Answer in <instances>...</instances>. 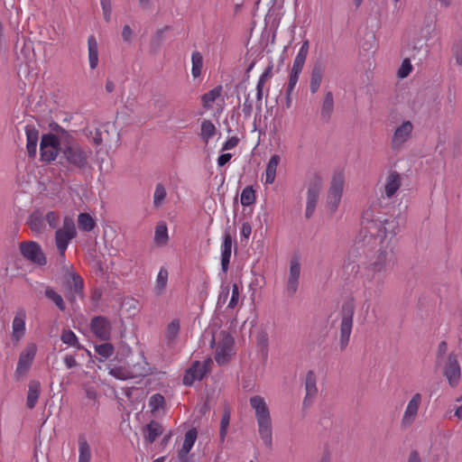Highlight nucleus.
Here are the masks:
<instances>
[{
    "label": "nucleus",
    "mask_w": 462,
    "mask_h": 462,
    "mask_svg": "<svg viewBox=\"0 0 462 462\" xmlns=\"http://www.w3.org/2000/svg\"><path fill=\"white\" fill-rule=\"evenodd\" d=\"M394 260L393 249L389 243H386L362 264L359 276L365 288V293L371 296L372 292L377 294L382 291L385 282L384 274L394 264Z\"/></svg>",
    "instance_id": "nucleus-1"
},
{
    "label": "nucleus",
    "mask_w": 462,
    "mask_h": 462,
    "mask_svg": "<svg viewBox=\"0 0 462 462\" xmlns=\"http://www.w3.org/2000/svg\"><path fill=\"white\" fill-rule=\"evenodd\" d=\"M381 201L374 200L364 211L362 223L373 235L374 230L378 236L386 238L388 235L394 236L398 229V222L393 217H384Z\"/></svg>",
    "instance_id": "nucleus-2"
},
{
    "label": "nucleus",
    "mask_w": 462,
    "mask_h": 462,
    "mask_svg": "<svg viewBox=\"0 0 462 462\" xmlns=\"http://www.w3.org/2000/svg\"><path fill=\"white\" fill-rule=\"evenodd\" d=\"M250 405L254 411L259 436L265 447L273 445V423L267 403L260 395L252 396Z\"/></svg>",
    "instance_id": "nucleus-3"
},
{
    "label": "nucleus",
    "mask_w": 462,
    "mask_h": 462,
    "mask_svg": "<svg viewBox=\"0 0 462 462\" xmlns=\"http://www.w3.org/2000/svg\"><path fill=\"white\" fill-rule=\"evenodd\" d=\"M214 346L216 362L220 365L226 364L234 354V338L228 332L221 330L212 335L210 346Z\"/></svg>",
    "instance_id": "nucleus-4"
},
{
    "label": "nucleus",
    "mask_w": 462,
    "mask_h": 462,
    "mask_svg": "<svg viewBox=\"0 0 462 462\" xmlns=\"http://www.w3.org/2000/svg\"><path fill=\"white\" fill-rule=\"evenodd\" d=\"M62 156L67 163L79 170H86L88 164V158L91 154L90 150H87L76 143L65 145L62 150Z\"/></svg>",
    "instance_id": "nucleus-5"
},
{
    "label": "nucleus",
    "mask_w": 462,
    "mask_h": 462,
    "mask_svg": "<svg viewBox=\"0 0 462 462\" xmlns=\"http://www.w3.org/2000/svg\"><path fill=\"white\" fill-rule=\"evenodd\" d=\"M345 186V174L342 171H334L327 197L330 213H335L340 204Z\"/></svg>",
    "instance_id": "nucleus-6"
},
{
    "label": "nucleus",
    "mask_w": 462,
    "mask_h": 462,
    "mask_svg": "<svg viewBox=\"0 0 462 462\" xmlns=\"http://www.w3.org/2000/svg\"><path fill=\"white\" fill-rule=\"evenodd\" d=\"M77 236L76 226L73 218L65 217L63 225L55 233V244L62 258L65 257L69 242Z\"/></svg>",
    "instance_id": "nucleus-7"
},
{
    "label": "nucleus",
    "mask_w": 462,
    "mask_h": 462,
    "mask_svg": "<svg viewBox=\"0 0 462 462\" xmlns=\"http://www.w3.org/2000/svg\"><path fill=\"white\" fill-rule=\"evenodd\" d=\"M442 373L450 387L458 385L461 379V367L457 356L454 352L448 354L445 362H442Z\"/></svg>",
    "instance_id": "nucleus-8"
},
{
    "label": "nucleus",
    "mask_w": 462,
    "mask_h": 462,
    "mask_svg": "<svg viewBox=\"0 0 462 462\" xmlns=\"http://www.w3.org/2000/svg\"><path fill=\"white\" fill-rule=\"evenodd\" d=\"M61 150L60 140L55 134H46L42 136L40 152L43 162H51L54 161Z\"/></svg>",
    "instance_id": "nucleus-9"
},
{
    "label": "nucleus",
    "mask_w": 462,
    "mask_h": 462,
    "mask_svg": "<svg viewBox=\"0 0 462 462\" xmlns=\"http://www.w3.org/2000/svg\"><path fill=\"white\" fill-rule=\"evenodd\" d=\"M213 361L210 357L206 358L202 363L194 361L190 367L186 370L183 376L185 385H192L195 381H200L210 371Z\"/></svg>",
    "instance_id": "nucleus-10"
},
{
    "label": "nucleus",
    "mask_w": 462,
    "mask_h": 462,
    "mask_svg": "<svg viewBox=\"0 0 462 462\" xmlns=\"http://www.w3.org/2000/svg\"><path fill=\"white\" fill-rule=\"evenodd\" d=\"M354 307L352 304L344 305L340 322V349L344 350L349 342L353 328Z\"/></svg>",
    "instance_id": "nucleus-11"
},
{
    "label": "nucleus",
    "mask_w": 462,
    "mask_h": 462,
    "mask_svg": "<svg viewBox=\"0 0 462 462\" xmlns=\"http://www.w3.org/2000/svg\"><path fill=\"white\" fill-rule=\"evenodd\" d=\"M413 129V124L409 120L403 121L401 125L396 126L391 139V148L393 151L403 149L405 144L411 138Z\"/></svg>",
    "instance_id": "nucleus-12"
},
{
    "label": "nucleus",
    "mask_w": 462,
    "mask_h": 462,
    "mask_svg": "<svg viewBox=\"0 0 462 462\" xmlns=\"http://www.w3.org/2000/svg\"><path fill=\"white\" fill-rule=\"evenodd\" d=\"M84 282L83 279L74 272H69L65 278L66 298L74 303L77 299H82Z\"/></svg>",
    "instance_id": "nucleus-13"
},
{
    "label": "nucleus",
    "mask_w": 462,
    "mask_h": 462,
    "mask_svg": "<svg viewBox=\"0 0 462 462\" xmlns=\"http://www.w3.org/2000/svg\"><path fill=\"white\" fill-rule=\"evenodd\" d=\"M323 182L322 179L319 176H315L311 181L308 184L307 189V205L305 210L306 218L312 217L317 202L322 189Z\"/></svg>",
    "instance_id": "nucleus-14"
},
{
    "label": "nucleus",
    "mask_w": 462,
    "mask_h": 462,
    "mask_svg": "<svg viewBox=\"0 0 462 462\" xmlns=\"http://www.w3.org/2000/svg\"><path fill=\"white\" fill-rule=\"evenodd\" d=\"M421 402L422 395L420 393H414L409 400L401 419V426L402 428H410L415 422Z\"/></svg>",
    "instance_id": "nucleus-15"
},
{
    "label": "nucleus",
    "mask_w": 462,
    "mask_h": 462,
    "mask_svg": "<svg viewBox=\"0 0 462 462\" xmlns=\"http://www.w3.org/2000/svg\"><path fill=\"white\" fill-rule=\"evenodd\" d=\"M301 264L299 256H293L290 261L289 274L285 286V292L288 296L292 297L298 291Z\"/></svg>",
    "instance_id": "nucleus-16"
},
{
    "label": "nucleus",
    "mask_w": 462,
    "mask_h": 462,
    "mask_svg": "<svg viewBox=\"0 0 462 462\" xmlns=\"http://www.w3.org/2000/svg\"><path fill=\"white\" fill-rule=\"evenodd\" d=\"M19 248L22 255L30 262L40 265L46 263V257L38 243L34 241L23 242Z\"/></svg>",
    "instance_id": "nucleus-17"
},
{
    "label": "nucleus",
    "mask_w": 462,
    "mask_h": 462,
    "mask_svg": "<svg viewBox=\"0 0 462 462\" xmlns=\"http://www.w3.org/2000/svg\"><path fill=\"white\" fill-rule=\"evenodd\" d=\"M402 186V175L396 171H390L380 187V194L383 199H392Z\"/></svg>",
    "instance_id": "nucleus-18"
},
{
    "label": "nucleus",
    "mask_w": 462,
    "mask_h": 462,
    "mask_svg": "<svg viewBox=\"0 0 462 462\" xmlns=\"http://www.w3.org/2000/svg\"><path fill=\"white\" fill-rule=\"evenodd\" d=\"M37 346L33 343L28 344L19 356L15 369V374L18 377L25 375L31 368L32 361L36 356Z\"/></svg>",
    "instance_id": "nucleus-19"
},
{
    "label": "nucleus",
    "mask_w": 462,
    "mask_h": 462,
    "mask_svg": "<svg viewBox=\"0 0 462 462\" xmlns=\"http://www.w3.org/2000/svg\"><path fill=\"white\" fill-rule=\"evenodd\" d=\"M90 328L93 334L103 341L110 339L112 325L110 320L103 316H97L91 319Z\"/></svg>",
    "instance_id": "nucleus-20"
},
{
    "label": "nucleus",
    "mask_w": 462,
    "mask_h": 462,
    "mask_svg": "<svg viewBox=\"0 0 462 462\" xmlns=\"http://www.w3.org/2000/svg\"><path fill=\"white\" fill-rule=\"evenodd\" d=\"M25 320L26 310L24 308L20 307L14 313L12 321V339L13 341L19 342L25 335Z\"/></svg>",
    "instance_id": "nucleus-21"
},
{
    "label": "nucleus",
    "mask_w": 462,
    "mask_h": 462,
    "mask_svg": "<svg viewBox=\"0 0 462 462\" xmlns=\"http://www.w3.org/2000/svg\"><path fill=\"white\" fill-rule=\"evenodd\" d=\"M305 391L306 394L303 400L305 407L310 406L318 394L317 377L313 371H309L305 377Z\"/></svg>",
    "instance_id": "nucleus-22"
},
{
    "label": "nucleus",
    "mask_w": 462,
    "mask_h": 462,
    "mask_svg": "<svg viewBox=\"0 0 462 462\" xmlns=\"http://www.w3.org/2000/svg\"><path fill=\"white\" fill-rule=\"evenodd\" d=\"M232 237L231 235L226 231L223 236V242L221 245V269L223 273H226L229 267L231 253H232Z\"/></svg>",
    "instance_id": "nucleus-23"
},
{
    "label": "nucleus",
    "mask_w": 462,
    "mask_h": 462,
    "mask_svg": "<svg viewBox=\"0 0 462 462\" xmlns=\"http://www.w3.org/2000/svg\"><path fill=\"white\" fill-rule=\"evenodd\" d=\"M325 72V66L320 62L313 65L310 72V90L312 94H316L322 83V79Z\"/></svg>",
    "instance_id": "nucleus-24"
},
{
    "label": "nucleus",
    "mask_w": 462,
    "mask_h": 462,
    "mask_svg": "<svg viewBox=\"0 0 462 462\" xmlns=\"http://www.w3.org/2000/svg\"><path fill=\"white\" fill-rule=\"evenodd\" d=\"M41 392V383L36 380L30 381L26 398V406L28 409H33L36 406Z\"/></svg>",
    "instance_id": "nucleus-25"
},
{
    "label": "nucleus",
    "mask_w": 462,
    "mask_h": 462,
    "mask_svg": "<svg viewBox=\"0 0 462 462\" xmlns=\"http://www.w3.org/2000/svg\"><path fill=\"white\" fill-rule=\"evenodd\" d=\"M25 134H26V149L30 157H33L36 154L37 151V143L39 140V133L38 131L31 125L25 126Z\"/></svg>",
    "instance_id": "nucleus-26"
},
{
    "label": "nucleus",
    "mask_w": 462,
    "mask_h": 462,
    "mask_svg": "<svg viewBox=\"0 0 462 462\" xmlns=\"http://www.w3.org/2000/svg\"><path fill=\"white\" fill-rule=\"evenodd\" d=\"M149 365L143 355L137 356V360L130 365V372L133 378L143 377L149 374Z\"/></svg>",
    "instance_id": "nucleus-27"
},
{
    "label": "nucleus",
    "mask_w": 462,
    "mask_h": 462,
    "mask_svg": "<svg viewBox=\"0 0 462 462\" xmlns=\"http://www.w3.org/2000/svg\"><path fill=\"white\" fill-rule=\"evenodd\" d=\"M280 156L278 154H273L271 156L265 169L264 173V183L265 184H273L275 180L277 167L280 162Z\"/></svg>",
    "instance_id": "nucleus-28"
},
{
    "label": "nucleus",
    "mask_w": 462,
    "mask_h": 462,
    "mask_svg": "<svg viewBox=\"0 0 462 462\" xmlns=\"http://www.w3.org/2000/svg\"><path fill=\"white\" fill-rule=\"evenodd\" d=\"M88 61L91 69H95L98 65V44L94 35L88 39Z\"/></svg>",
    "instance_id": "nucleus-29"
},
{
    "label": "nucleus",
    "mask_w": 462,
    "mask_h": 462,
    "mask_svg": "<svg viewBox=\"0 0 462 462\" xmlns=\"http://www.w3.org/2000/svg\"><path fill=\"white\" fill-rule=\"evenodd\" d=\"M163 432L162 426L155 420H152L144 430V439L148 443H152Z\"/></svg>",
    "instance_id": "nucleus-30"
},
{
    "label": "nucleus",
    "mask_w": 462,
    "mask_h": 462,
    "mask_svg": "<svg viewBox=\"0 0 462 462\" xmlns=\"http://www.w3.org/2000/svg\"><path fill=\"white\" fill-rule=\"evenodd\" d=\"M154 243L157 246H164L169 241L168 227L164 222H159L155 226Z\"/></svg>",
    "instance_id": "nucleus-31"
},
{
    "label": "nucleus",
    "mask_w": 462,
    "mask_h": 462,
    "mask_svg": "<svg viewBox=\"0 0 462 462\" xmlns=\"http://www.w3.org/2000/svg\"><path fill=\"white\" fill-rule=\"evenodd\" d=\"M79 459L78 462H90L91 448L84 435H80L78 439Z\"/></svg>",
    "instance_id": "nucleus-32"
},
{
    "label": "nucleus",
    "mask_w": 462,
    "mask_h": 462,
    "mask_svg": "<svg viewBox=\"0 0 462 462\" xmlns=\"http://www.w3.org/2000/svg\"><path fill=\"white\" fill-rule=\"evenodd\" d=\"M169 278L168 270L165 267H161L155 281L154 293L161 296L164 293Z\"/></svg>",
    "instance_id": "nucleus-33"
},
{
    "label": "nucleus",
    "mask_w": 462,
    "mask_h": 462,
    "mask_svg": "<svg viewBox=\"0 0 462 462\" xmlns=\"http://www.w3.org/2000/svg\"><path fill=\"white\" fill-rule=\"evenodd\" d=\"M334 111V97L331 91H327L321 106L320 116L323 119L328 120Z\"/></svg>",
    "instance_id": "nucleus-34"
},
{
    "label": "nucleus",
    "mask_w": 462,
    "mask_h": 462,
    "mask_svg": "<svg viewBox=\"0 0 462 462\" xmlns=\"http://www.w3.org/2000/svg\"><path fill=\"white\" fill-rule=\"evenodd\" d=\"M29 226L32 232L41 234L45 230V218L39 211L33 212L29 218Z\"/></svg>",
    "instance_id": "nucleus-35"
},
{
    "label": "nucleus",
    "mask_w": 462,
    "mask_h": 462,
    "mask_svg": "<svg viewBox=\"0 0 462 462\" xmlns=\"http://www.w3.org/2000/svg\"><path fill=\"white\" fill-rule=\"evenodd\" d=\"M310 50L309 40H304L293 60L292 67L303 69Z\"/></svg>",
    "instance_id": "nucleus-36"
},
{
    "label": "nucleus",
    "mask_w": 462,
    "mask_h": 462,
    "mask_svg": "<svg viewBox=\"0 0 462 462\" xmlns=\"http://www.w3.org/2000/svg\"><path fill=\"white\" fill-rule=\"evenodd\" d=\"M222 93V87L217 86L208 91V93H205L201 97V102L205 108L209 109L212 107V104L221 96Z\"/></svg>",
    "instance_id": "nucleus-37"
},
{
    "label": "nucleus",
    "mask_w": 462,
    "mask_h": 462,
    "mask_svg": "<svg viewBox=\"0 0 462 462\" xmlns=\"http://www.w3.org/2000/svg\"><path fill=\"white\" fill-rule=\"evenodd\" d=\"M191 75L194 79L201 76L203 68V56L202 54L195 51L191 54Z\"/></svg>",
    "instance_id": "nucleus-38"
},
{
    "label": "nucleus",
    "mask_w": 462,
    "mask_h": 462,
    "mask_svg": "<svg viewBox=\"0 0 462 462\" xmlns=\"http://www.w3.org/2000/svg\"><path fill=\"white\" fill-rule=\"evenodd\" d=\"M216 133L217 128L210 120L202 121L200 128V137L205 142V143H208L209 140L213 136H215Z\"/></svg>",
    "instance_id": "nucleus-39"
},
{
    "label": "nucleus",
    "mask_w": 462,
    "mask_h": 462,
    "mask_svg": "<svg viewBox=\"0 0 462 462\" xmlns=\"http://www.w3.org/2000/svg\"><path fill=\"white\" fill-rule=\"evenodd\" d=\"M109 374L118 380L133 379V374L130 372V365L114 366L110 368Z\"/></svg>",
    "instance_id": "nucleus-40"
},
{
    "label": "nucleus",
    "mask_w": 462,
    "mask_h": 462,
    "mask_svg": "<svg viewBox=\"0 0 462 462\" xmlns=\"http://www.w3.org/2000/svg\"><path fill=\"white\" fill-rule=\"evenodd\" d=\"M44 295L47 299L51 300L60 310H65L66 305L62 296L60 293H58L53 288L47 287L45 289Z\"/></svg>",
    "instance_id": "nucleus-41"
},
{
    "label": "nucleus",
    "mask_w": 462,
    "mask_h": 462,
    "mask_svg": "<svg viewBox=\"0 0 462 462\" xmlns=\"http://www.w3.org/2000/svg\"><path fill=\"white\" fill-rule=\"evenodd\" d=\"M79 228L85 232H90L96 226L94 218L88 213H80L78 217Z\"/></svg>",
    "instance_id": "nucleus-42"
},
{
    "label": "nucleus",
    "mask_w": 462,
    "mask_h": 462,
    "mask_svg": "<svg viewBox=\"0 0 462 462\" xmlns=\"http://www.w3.org/2000/svg\"><path fill=\"white\" fill-rule=\"evenodd\" d=\"M180 329V320L175 319L171 320L166 328L165 339L168 344L172 343L178 337Z\"/></svg>",
    "instance_id": "nucleus-43"
},
{
    "label": "nucleus",
    "mask_w": 462,
    "mask_h": 462,
    "mask_svg": "<svg viewBox=\"0 0 462 462\" xmlns=\"http://www.w3.org/2000/svg\"><path fill=\"white\" fill-rule=\"evenodd\" d=\"M50 126L51 130L54 132L52 134H55L60 140V144H61V143H66V145L71 144L70 141L72 137L67 130H65L56 123L51 124Z\"/></svg>",
    "instance_id": "nucleus-44"
},
{
    "label": "nucleus",
    "mask_w": 462,
    "mask_h": 462,
    "mask_svg": "<svg viewBox=\"0 0 462 462\" xmlns=\"http://www.w3.org/2000/svg\"><path fill=\"white\" fill-rule=\"evenodd\" d=\"M230 423V411L226 408L223 411L221 421H220V430H219V438L220 441L224 442L227 434V430Z\"/></svg>",
    "instance_id": "nucleus-45"
},
{
    "label": "nucleus",
    "mask_w": 462,
    "mask_h": 462,
    "mask_svg": "<svg viewBox=\"0 0 462 462\" xmlns=\"http://www.w3.org/2000/svg\"><path fill=\"white\" fill-rule=\"evenodd\" d=\"M197 434L198 433H197V430L195 429L189 430L185 433L184 441H183L182 447H181V448L180 450H181L183 452H189V453L190 449L194 446L195 441L197 439Z\"/></svg>",
    "instance_id": "nucleus-46"
},
{
    "label": "nucleus",
    "mask_w": 462,
    "mask_h": 462,
    "mask_svg": "<svg viewBox=\"0 0 462 462\" xmlns=\"http://www.w3.org/2000/svg\"><path fill=\"white\" fill-rule=\"evenodd\" d=\"M60 339L64 344H66L68 346L80 348V345L79 343L78 337L70 329L63 330Z\"/></svg>",
    "instance_id": "nucleus-47"
},
{
    "label": "nucleus",
    "mask_w": 462,
    "mask_h": 462,
    "mask_svg": "<svg viewBox=\"0 0 462 462\" xmlns=\"http://www.w3.org/2000/svg\"><path fill=\"white\" fill-rule=\"evenodd\" d=\"M167 192L165 187L162 183H158L153 193V205L159 208L164 202Z\"/></svg>",
    "instance_id": "nucleus-48"
},
{
    "label": "nucleus",
    "mask_w": 462,
    "mask_h": 462,
    "mask_svg": "<svg viewBox=\"0 0 462 462\" xmlns=\"http://www.w3.org/2000/svg\"><path fill=\"white\" fill-rule=\"evenodd\" d=\"M301 71L302 69H300L291 67L286 89V92H289V95H291L292 91L294 90Z\"/></svg>",
    "instance_id": "nucleus-49"
},
{
    "label": "nucleus",
    "mask_w": 462,
    "mask_h": 462,
    "mask_svg": "<svg viewBox=\"0 0 462 462\" xmlns=\"http://www.w3.org/2000/svg\"><path fill=\"white\" fill-rule=\"evenodd\" d=\"M241 204L245 207L252 205L255 200L254 190L252 186L245 187L241 192Z\"/></svg>",
    "instance_id": "nucleus-50"
},
{
    "label": "nucleus",
    "mask_w": 462,
    "mask_h": 462,
    "mask_svg": "<svg viewBox=\"0 0 462 462\" xmlns=\"http://www.w3.org/2000/svg\"><path fill=\"white\" fill-rule=\"evenodd\" d=\"M95 350L101 356V361L110 357L114 353V346L110 343H104L95 346Z\"/></svg>",
    "instance_id": "nucleus-51"
},
{
    "label": "nucleus",
    "mask_w": 462,
    "mask_h": 462,
    "mask_svg": "<svg viewBox=\"0 0 462 462\" xmlns=\"http://www.w3.org/2000/svg\"><path fill=\"white\" fill-rule=\"evenodd\" d=\"M165 403L164 397L160 393L152 394L149 399V407L151 411H157L159 409L162 408Z\"/></svg>",
    "instance_id": "nucleus-52"
},
{
    "label": "nucleus",
    "mask_w": 462,
    "mask_h": 462,
    "mask_svg": "<svg viewBox=\"0 0 462 462\" xmlns=\"http://www.w3.org/2000/svg\"><path fill=\"white\" fill-rule=\"evenodd\" d=\"M229 292H230L229 285L222 284L220 287V292H219L218 298H217V307L221 308L223 305L226 304V302L228 299V296H229Z\"/></svg>",
    "instance_id": "nucleus-53"
},
{
    "label": "nucleus",
    "mask_w": 462,
    "mask_h": 462,
    "mask_svg": "<svg viewBox=\"0 0 462 462\" xmlns=\"http://www.w3.org/2000/svg\"><path fill=\"white\" fill-rule=\"evenodd\" d=\"M411 69L412 66L411 60L409 59H404L398 69V77L400 79L406 78L411 72Z\"/></svg>",
    "instance_id": "nucleus-54"
},
{
    "label": "nucleus",
    "mask_w": 462,
    "mask_h": 462,
    "mask_svg": "<svg viewBox=\"0 0 462 462\" xmlns=\"http://www.w3.org/2000/svg\"><path fill=\"white\" fill-rule=\"evenodd\" d=\"M452 56L457 66L462 67V43L457 42L452 47Z\"/></svg>",
    "instance_id": "nucleus-55"
},
{
    "label": "nucleus",
    "mask_w": 462,
    "mask_h": 462,
    "mask_svg": "<svg viewBox=\"0 0 462 462\" xmlns=\"http://www.w3.org/2000/svg\"><path fill=\"white\" fill-rule=\"evenodd\" d=\"M239 300V287L236 283L232 285V294L229 300L227 307L229 309H235L238 303Z\"/></svg>",
    "instance_id": "nucleus-56"
},
{
    "label": "nucleus",
    "mask_w": 462,
    "mask_h": 462,
    "mask_svg": "<svg viewBox=\"0 0 462 462\" xmlns=\"http://www.w3.org/2000/svg\"><path fill=\"white\" fill-rule=\"evenodd\" d=\"M45 224L48 223L51 228H56L59 224V215L54 211H49L44 217Z\"/></svg>",
    "instance_id": "nucleus-57"
},
{
    "label": "nucleus",
    "mask_w": 462,
    "mask_h": 462,
    "mask_svg": "<svg viewBox=\"0 0 462 462\" xmlns=\"http://www.w3.org/2000/svg\"><path fill=\"white\" fill-rule=\"evenodd\" d=\"M447 349H448L447 342L441 341L438 346L437 357H436V365H441V363L443 362Z\"/></svg>",
    "instance_id": "nucleus-58"
},
{
    "label": "nucleus",
    "mask_w": 462,
    "mask_h": 462,
    "mask_svg": "<svg viewBox=\"0 0 462 462\" xmlns=\"http://www.w3.org/2000/svg\"><path fill=\"white\" fill-rule=\"evenodd\" d=\"M104 18L108 22L111 18L112 6L110 0H100Z\"/></svg>",
    "instance_id": "nucleus-59"
},
{
    "label": "nucleus",
    "mask_w": 462,
    "mask_h": 462,
    "mask_svg": "<svg viewBox=\"0 0 462 462\" xmlns=\"http://www.w3.org/2000/svg\"><path fill=\"white\" fill-rule=\"evenodd\" d=\"M239 139L236 136L228 138L222 145V151H227L235 148L238 144Z\"/></svg>",
    "instance_id": "nucleus-60"
},
{
    "label": "nucleus",
    "mask_w": 462,
    "mask_h": 462,
    "mask_svg": "<svg viewBox=\"0 0 462 462\" xmlns=\"http://www.w3.org/2000/svg\"><path fill=\"white\" fill-rule=\"evenodd\" d=\"M272 69H273V65H270L268 68H266V69L259 77L257 85L264 86V83L272 75Z\"/></svg>",
    "instance_id": "nucleus-61"
},
{
    "label": "nucleus",
    "mask_w": 462,
    "mask_h": 462,
    "mask_svg": "<svg viewBox=\"0 0 462 462\" xmlns=\"http://www.w3.org/2000/svg\"><path fill=\"white\" fill-rule=\"evenodd\" d=\"M252 234V226L248 222H244L241 226L240 235L243 238L248 239Z\"/></svg>",
    "instance_id": "nucleus-62"
},
{
    "label": "nucleus",
    "mask_w": 462,
    "mask_h": 462,
    "mask_svg": "<svg viewBox=\"0 0 462 462\" xmlns=\"http://www.w3.org/2000/svg\"><path fill=\"white\" fill-rule=\"evenodd\" d=\"M242 112H243L245 117H250L251 116L252 112H253V104L249 100V97L245 98V102L243 104Z\"/></svg>",
    "instance_id": "nucleus-63"
},
{
    "label": "nucleus",
    "mask_w": 462,
    "mask_h": 462,
    "mask_svg": "<svg viewBox=\"0 0 462 462\" xmlns=\"http://www.w3.org/2000/svg\"><path fill=\"white\" fill-rule=\"evenodd\" d=\"M122 38L125 42H131L133 38V30L129 25H125L122 30Z\"/></svg>",
    "instance_id": "nucleus-64"
}]
</instances>
